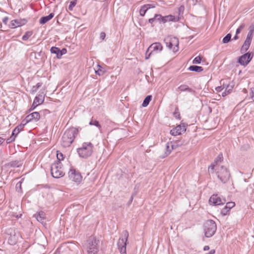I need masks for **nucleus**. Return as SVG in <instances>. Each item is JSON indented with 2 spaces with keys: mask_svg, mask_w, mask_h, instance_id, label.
I'll use <instances>...</instances> for the list:
<instances>
[{
  "mask_svg": "<svg viewBox=\"0 0 254 254\" xmlns=\"http://www.w3.org/2000/svg\"><path fill=\"white\" fill-rule=\"evenodd\" d=\"M186 130V125L185 123H181L175 128H173L170 131V133L174 136H176L185 132Z\"/></svg>",
  "mask_w": 254,
  "mask_h": 254,
  "instance_id": "4468645a",
  "label": "nucleus"
},
{
  "mask_svg": "<svg viewBox=\"0 0 254 254\" xmlns=\"http://www.w3.org/2000/svg\"><path fill=\"white\" fill-rule=\"evenodd\" d=\"M68 177L71 181L77 183L80 182L82 179L80 173L74 169H70L68 172Z\"/></svg>",
  "mask_w": 254,
  "mask_h": 254,
  "instance_id": "9b49d317",
  "label": "nucleus"
},
{
  "mask_svg": "<svg viewBox=\"0 0 254 254\" xmlns=\"http://www.w3.org/2000/svg\"><path fill=\"white\" fill-rule=\"evenodd\" d=\"M166 152L165 153V155L160 157L161 158H164L165 157H166L167 156H168L169 154H170V153L171 152V150L170 149V144H169V143H167L166 144Z\"/></svg>",
  "mask_w": 254,
  "mask_h": 254,
  "instance_id": "c756f323",
  "label": "nucleus"
},
{
  "mask_svg": "<svg viewBox=\"0 0 254 254\" xmlns=\"http://www.w3.org/2000/svg\"><path fill=\"white\" fill-rule=\"evenodd\" d=\"M152 99V96L151 95H148L147 96L145 99H144L143 103L142 104V106L143 107H147L150 102L151 101Z\"/></svg>",
  "mask_w": 254,
  "mask_h": 254,
  "instance_id": "cd10ccee",
  "label": "nucleus"
},
{
  "mask_svg": "<svg viewBox=\"0 0 254 254\" xmlns=\"http://www.w3.org/2000/svg\"><path fill=\"white\" fill-rule=\"evenodd\" d=\"M78 131V128L73 127L66 129L62 136L61 142L62 146L64 148L69 147L73 142Z\"/></svg>",
  "mask_w": 254,
  "mask_h": 254,
  "instance_id": "f257e3e1",
  "label": "nucleus"
},
{
  "mask_svg": "<svg viewBox=\"0 0 254 254\" xmlns=\"http://www.w3.org/2000/svg\"><path fill=\"white\" fill-rule=\"evenodd\" d=\"M178 89L181 92L187 91L192 94H194L195 93V91L194 90L186 84L181 85L178 87Z\"/></svg>",
  "mask_w": 254,
  "mask_h": 254,
  "instance_id": "412c9836",
  "label": "nucleus"
},
{
  "mask_svg": "<svg viewBox=\"0 0 254 254\" xmlns=\"http://www.w3.org/2000/svg\"><path fill=\"white\" fill-rule=\"evenodd\" d=\"M129 234L127 230H124L118 240L117 245L121 254H127L126 247Z\"/></svg>",
  "mask_w": 254,
  "mask_h": 254,
  "instance_id": "20e7f679",
  "label": "nucleus"
},
{
  "mask_svg": "<svg viewBox=\"0 0 254 254\" xmlns=\"http://www.w3.org/2000/svg\"><path fill=\"white\" fill-rule=\"evenodd\" d=\"M253 36V30H250V31H249V32L247 34V38H246V39L245 41H249V42H251L252 40Z\"/></svg>",
  "mask_w": 254,
  "mask_h": 254,
  "instance_id": "473e14b6",
  "label": "nucleus"
},
{
  "mask_svg": "<svg viewBox=\"0 0 254 254\" xmlns=\"http://www.w3.org/2000/svg\"><path fill=\"white\" fill-rule=\"evenodd\" d=\"M230 209H228L226 206L221 210V213L223 216L227 215Z\"/></svg>",
  "mask_w": 254,
  "mask_h": 254,
  "instance_id": "e433bc0d",
  "label": "nucleus"
},
{
  "mask_svg": "<svg viewBox=\"0 0 254 254\" xmlns=\"http://www.w3.org/2000/svg\"><path fill=\"white\" fill-rule=\"evenodd\" d=\"M27 21L25 19L18 20L14 19L10 21V24L8 25V27L10 28H15L18 27H20L26 23Z\"/></svg>",
  "mask_w": 254,
  "mask_h": 254,
  "instance_id": "f3484780",
  "label": "nucleus"
},
{
  "mask_svg": "<svg viewBox=\"0 0 254 254\" xmlns=\"http://www.w3.org/2000/svg\"><path fill=\"white\" fill-rule=\"evenodd\" d=\"M251 43V42L249 41H245V42L241 49V52L245 53L247 51L250 47Z\"/></svg>",
  "mask_w": 254,
  "mask_h": 254,
  "instance_id": "393cba45",
  "label": "nucleus"
},
{
  "mask_svg": "<svg viewBox=\"0 0 254 254\" xmlns=\"http://www.w3.org/2000/svg\"><path fill=\"white\" fill-rule=\"evenodd\" d=\"M163 47L160 43H154L151 44L147 49L145 54V59H148L154 52H160L162 50Z\"/></svg>",
  "mask_w": 254,
  "mask_h": 254,
  "instance_id": "1a4fd4ad",
  "label": "nucleus"
},
{
  "mask_svg": "<svg viewBox=\"0 0 254 254\" xmlns=\"http://www.w3.org/2000/svg\"><path fill=\"white\" fill-rule=\"evenodd\" d=\"M241 30L239 28H238L236 30V34H239L241 32Z\"/></svg>",
  "mask_w": 254,
  "mask_h": 254,
  "instance_id": "69168bd1",
  "label": "nucleus"
},
{
  "mask_svg": "<svg viewBox=\"0 0 254 254\" xmlns=\"http://www.w3.org/2000/svg\"><path fill=\"white\" fill-rule=\"evenodd\" d=\"M251 98L254 101V88H251Z\"/></svg>",
  "mask_w": 254,
  "mask_h": 254,
  "instance_id": "603ef678",
  "label": "nucleus"
},
{
  "mask_svg": "<svg viewBox=\"0 0 254 254\" xmlns=\"http://www.w3.org/2000/svg\"><path fill=\"white\" fill-rule=\"evenodd\" d=\"M61 52L62 57L63 55L65 54L66 53V49L65 48H63L62 50H61Z\"/></svg>",
  "mask_w": 254,
  "mask_h": 254,
  "instance_id": "6e6d98bb",
  "label": "nucleus"
},
{
  "mask_svg": "<svg viewBox=\"0 0 254 254\" xmlns=\"http://www.w3.org/2000/svg\"><path fill=\"white\" fill-rule=\"evenodd\" d=\"M178 146H179V145L177 144L176 143H175L171 145L172 149H173L175 148L176 147H177Z\"/></svg>",
  "mask_w": 254,
  "mask_h": 254,
  "instance_id": "13d9d810",
  "label": "nucleus"
},
{
  "mask_svg": "<svg viewBox=\"0 0 254 254\" xmlns=\"http://www.w3.org/2000/svg\"><path fill=\"white\" fill-rule=\"evenodd\" d=\"M22 182L21 181L18 182L16 185V189L18 191L21 190Z\"/></svg>",
  "mask_w": 254,
  "mask_h": 254,
  "instance_id": "de8ad7c7",
  "label": "nucleus"
},
{
  "mask_svg": "<svg viewBox=\"0 0 254 254\" xmlns=\"http://www.w3.org/2000/svg\"><path fill=\"white\" fill-rule=\"evenodd\" d=\"M188 70L192 71H195L196 72H200L202 71H203V68L202 66H199L197 65H190L189 68Z\"/></svg>",
  "mask_w": 254,
  "mask_h": 254,
  "instance_id": "b1692460",
  "label": "nucleus"
},
{
  "mask_svg": "<svg viewBox=\"0 0 254 254\" xmlns=\"http://www.w3.org/2000/svg\"><path fill=\"white\" fill-rule=\"evenodd\" d=\"M156 21L159 22L160 23H163V16L159 14H155Z\"/></svg>",
  "mask_w": 254,
  "mask_h": 254,
  "instance_id": "c9c22d12",
  "label": "nucleus"
},
{
  "mask_svg": "<svg viewBox=\"0 0 254 254\" xmlns=\"http://www.w3.org/2000/svg\"><path fill=\"white\" fill-rule=\"evenodd\" d=\"M156 21V18H155V15H154V17L153 18H150L148 20V22L151 23V24H152V23Z\"/></svg>",
  "mask_w": 254,
  "mask_h": 254,
  "instance_id": "3c124183",
  "label": "nucleus"
},
{
  "mask_svg": "<svg viewBox=\"0 0 254 254\" xmlns=\"http://www.w3.org/2000/svg\"><path fill=\"white\" fill-rule=\"evenodd\" d=\"M99 241L96 238H90L87 246L88 254H97L99 252Z\"/></svg>",
  "mask_w": 254,
  "mask_h": 254,
  "instance_id": "423d86ee",
  "label": "nucleus"
},
{
  "mask_svg": "<svg viewBox=\"0 0 254 254\" xmlns=\"http://www.w3.org/2000/svg\"><path fill=\"white\" fill-rule=\"evenodd\" d=\"M93 145L90 142H85L82 144L80 147L77 149L79 156L84 159H87L93 153Z\"/></svg>",
  "mask_w": 254,
  "mask_h": 254,
  "instance_id": "f03ea898",
  "label": "nucleus"
},
{
  "mask_svg": "<svg viewBox=\"0 0 254 254\" xmlns=\"http://www.w3.org/2000/svg\"><path fill=\"white\" fill-rule=\"evenodd\" d=\"M89 124L90 126L94 125V126L97 127L98 128H100L101 127V126L99 124V122L97 121V120H91V121L89 122Z\"/></svg>",
  "mask_w": 254,
  "mask_h": 254,
  "instance_id": "72a5a7b5",
  "label": "nucleus"
},
{
  "mask_svg": "<svg viewBox=\"0 0 254 254\" xmlns=\"http://www.w3.org/2000/svg\"><path fill=\"white\" fill-rule=\"evenodd\" d=\"M222 154H220L214 160V162L212 163L208 167V171H211V173H213V170L215 167L218 165V163H220L223 161Z\"/></svg>",
  "mask_w": 254,
  "mask_h": 254,
  "instance_id": "a211bd4d",
  "label": "nucleus"
},
{
  "mask_svg": "<svg viewBox=\"0 0 254 254\" xmlns=\"http://www.w3.org/2000/svg\"><path fill=\"white\" fill-rule=\"evenodd\" d=\"M54 16V13H51L48 15L42 17L39 20V23L41 24H44L48 21L52 19Z\"/></svg>",
  "mask_w": 254,
  "mask_h": 254,
  "instance_id": "aec40b11",
  "label": "nucleus"
},
{
  "mask_svg": "<svg viewBox=\"0 0 254 254\" xmlns=\"http://www.w3.org/2000/svg\"><path fill=\"white\" fill-rule=\"evenodd\" d=\"M184 10V6H181L179 9H178V12L179 15L181 14V13H183V11Z\"/></svg>",
  "mask_w": 254,
  "mask_h": 254,
  "instance_id": "09e8293b",
  "label": "nucleus"
},
{
  "mask_svg": "<svg viewBox=\"0 0 254 254\" xmlns=\"http://www.w3.org/2000/svg\"><path fill=\"white\" fill-rule=\"evenodd\" d=\"M235 205V203L234 202H228L226 203L225 205L228 209H231L232 208L234 207Z\"/></svg>",
  "mask_w": 254,
  "mask_h": 254,
  "instance_id": "37998d69",
  "label": "nucleus"
},
{
  "mask_svg": "<svg viewBox=\"0 0 254 254\" xmlns=\"http://www.w3.org/2000/svg\"><path fill=\"white\" fill-rule=\"evenodd\" d=\"M210 204L218 205L223 204L226 202L225 198H221L217 194H213L209 199Z\"/></svg>",
  "mask_w": 254,
  "mask_h": 254,
  "instance_id": "ddd939ff",
  "label": "nucleus"
},
{
  "mask_svg": "<svg viewBox=\"0 0 254 254\" xmlns=\"http://www.w3.org/2000/svg\"><path fill=\"white\" fill-rule=\"evenodd\" d=\"M23 128V124H20L14 129V132H20V131H21Z\"/></svg>",
  "mask_w": 254,
  "mask_h": 254,
  "instance_id": "ea45409f",
  "label": "nucleus"
},
{
  "mask_svg": "<svg viewBox=\"0 0 254 254\" xmlns=\"http://www.w3.org/2000/svg\"><path fill=\"white\" fill-rule=\"evenodd\" d=\"M45 213L43 211H40L38 214L35 215V217L39 222H42L45 219Z\"/></svg>",
  "mask_w": 254,
  "mask_h": 254,
  "instance_id": "bb28decb",
  "label": "nucleus"
},
{
  "mask_svg": "<svg viewBox=\"0 0 254 254\" xmlns=\"http://www.w3.org/2000/svg\"><path fill=\"white\" fill-rule=\"evenodd\" d=\"M144 7L146 8L147 10L151 8H154L155 7V5L153 4H147L144 5Z\"/></svg>",
  "mask_w": 254,
  "mask_h": 254,
  "instance_id": "49530a36",
  "label": "nucleus"
},
{
  "mask_svg": "<svg viewBox=\"0 0 254 254\" xmlns=\"http://www.w3.org/2000/svg\"><path fill=\"white\" fill-rule=\"evenodd\" d=\"M8 17L7 16H6V17H4L3 19H2V22L6 25L7 23V22H8Z\"/></svg>",
  "mask_w": 254,
  "mask_h": 254,
  "instance_id": "8fccbe9b",
  "label": "nucleus"
},
{
  "mask_svg": "<svg viewBox=\"0 0 254 254\" xmlns=\"http://www.w3.org/2000/svg\"><path fill=\"white\" fill-rule=\"evenodd\" d=\"M218 179L223 184L228 182L231 177L230 173L227 168L224 166H217L215 169Z\"/></svg>",
  "mask_w": 254,
  "mask_h": 254,
  "instance_id": "7ed1b4c3",
  "label": "nucleus"
},
{
  "mask_svg": "<svg viewBox=\"0 0 254 254\" xmlns=\"http://www.w3.org/2000/svg\"><path fill=\"white\" fill-rule=\"evenodd\" d=\"M245 27V24L244 23H242L238 28H239L242 30Z\"/></svg>",
  "mask_w": 254,
  "mask_h": 254,
  "instance_id": "bf43d9fd",
  "label": "nucleus"
},
{
  "mask_svg": "<svg viewBox=\"0 0 254 254\" xmlns=\"http://www.w3.org/2000/svg\"><path fill=\"white\" fill-rule=\"evenodd\" d=\"M5 139L0 137V145H1L4 142Z\"/></svg>",
  "mask_w": 254,
  "mask_h": 254,
  "instance_id": "680f3d73",
  "label": "nucleus"
},
{
  "mask_svg": "<svg viewBox=\"0 0 254 254\" xmlns=\"http://www.w3.org/2000/svg\"><path fill=\"white\" fill-rule=\"evenodd\" d=\"M217 229L216 224L212 220H207L204 225L205 236L207 238L211 237L214 235Z\"/></svg>",
  "mask_w": 254,
  "mask_h": 254,
  "instance_id": "39448f33",
  "label": "nucleus"
},
{
  "mask_svg": "<svg viewBox=\"0 0 254 254\" xmlns=\"http://www.w3.org/2000/svg\"><path fill=\"white\" fill-rule=\"evenodd\" d=\"M50 51L52 54H56L57 58L60 59L61 58V50L59 48L52 47L51 48Z\"/></svg>",
  "mask_w": 254,
  "mask_h": 254,
  "instance_id": "5701e85b",
  "label": "nucleus"
},
{
  "mask_svg": "<svg viewBox=\"0 0 254 254\" xmlns=\"http://www.w3.org/2000/svg\"><path fill=\"white\" fill-rule=\"evenodd\" d=\"M22 165V162L20 161H12L9 163V166L11 167H19Z\"/></svg>",
  "mask_w": 254,
  "mask_h": 254,
  "instance_id": "a878e982",
  "label": "nucleus"
},
{
  "mask_svg": "<svg viewBox=\"0 0 254 254\" xmlns=\"http://www.w3.org/2000/svg\"><path fill=\"white\" fill-rule=\"evenodd\" d=\"M40 113L38 112H35L27 115L24 119V122L29 123L31 122H36L40 118Z\"/></svg>",
  "mask_w": 254,
  "mask_h": 254,
  "instance_id": "2eb2a0df",
  "label": "nucleus"
},
{
  "mask_svg": "<svg viewBox=\"0 0 254 254\" xmlns=\"http://www.w3.org/2000/svg\"><path fill=\"white\" fill-rule=\"evenodd\" d=\"M21 239L20 233L18 232L14 231L11 233L8 239V243L12 246L16 245L17 242Z\"/></svg>",
  "mask_w": 254,
  "mask_h": 254,
  "instance_id": "f8f14e48",
  "label": "nucleus"
},
{
  "mask_svg": "<svg viewBox=\"0 0 254 254\" xmlns=\"http://www.w3.org/2000/svg\"><path fill=\"white\" fill-rule=\"evenodd\" d=\"M231 34L230 33L227 34L223 39V43L226 44L229 42L231 39Z\"/></svg>",
  "mask_w": 254,
  "mask_h": 254,
  "instance_id": "7c9ffc66",
  "label": "nucleus"
},
{
  "mask_svg": "<svg viewBox=\"0 0 254 254\" xmlns=\"http://www.w3.org/2000/svg\"><path fill=\"white\" fill-rule=\"evenodd\" d=\"M42 86L41 83H38L35 86H33L32 87V92H36L37 89Z\"/></svg>",
  "mask_w": 254,
  "mask_h": 254,
  "instance_id": "c03bdc74",
  "label": "nucleus"
},
{
  "mask_svg": "<svg viewBox=\"0 0 254 254\" xmlns=\"http://www.w3.org/2000/svg\"><path fill=\"white\" fill-rule=\"evenodd\" d=\"M15 137L16 135H13V134H11V135L6 139V143L9 144L14 141L15 140Z\"/></svg>",
  "mask_w": 254,
  "mask_h": 254,
  "instance_id": "a19ab883",
  "label": "nucleus"
},
{
  "mask_svg": "<svg viewBox=\"0 0 254 254\" xmlns=\"http://www.w3.org/2000/svg\"><path fill=\"white\" fill-rule=\"evenodd\" d=\"M41 114L44 113V114H50V112L48 110H45L39 112Z\"/></svg>",
  "mask_w": 254,
  "mask_h": 254,
  "instance_id": "4d7b16f0",
  "label": "nucleus"
},
{
  "mask_svg": "<svg viewBox=\"0 0 254 254\" xmlns=\"http://www.w3.org/2000/svg\"><path fill=\"white\" fill-rule=\"evenodd\" d=\"M215 253V250H211L208 254H214Z\"/></svg>",
  "mask_w": 254,
  "mask_h": 254,
  "instance_id": "0e129e2a",
  "label": "nucleus"
},
{
  "mask_svg": "<svg viewBox=\"0 0 254 254\" xmlns=\"http://www.w3.org/2000/svg\"><path fill=\"white\" fill-rule=\"evenodd\" d=\"M57 159H58L57 161L61 162V161L63 160L64 159L63 154L59 151H57Z\"/></svg>",
  "mask_w": 254,
  "mask_h": 254,
  "instance_id": "58836bf2",
  "label": "nucleus"
},
{
  "mask_svg": "<svg viewBox=\"0 0 254 254\" xmlns=\"http://www.w3.org/2000/svg\"><path fill=\"white\" fill-rule=\"evenodd\" d=\"M233 85H230L229 84L226 85L223 83V89L225 88V91L222 93V96L223 97H224L226 96L228 94H229L231 92L232 89H233Z\"/></svg>",
  "mask_w": 254,
  "mask_h": 254,
  "instance_id": "4be33fe9",
  "label": "nucleus"
},
{
  "mask_svg": "<svg viewBox=\"0 0 254 254\" xmlns=\"http://www.w3.org/2000/svg\"><path fill=\"white\" fill-rule=\"evenodd\" d=\"M133 195H131V196L130 197V199L128 202V205H129L132 201V200H133Z\"/></svg>",
  "mask_w": 254,
  "mask_h": 254,
  "instance_id": "e2e57ef3",
  "label": "nucleus"
},
{
  "mask_svg": "<svg viewBox=\"0 0 254 254\" xmlns=\"http://www.w3.org/2000/svg\"><path fill=\"white\" fill-rule=\"evenodd\" d=\"M99 68L95 71L96 74L99 75H102L105 72V69L100 65H98Z\"/></svg>",
  "mask_w": 254,
  "mask_h": 254,
  "instance_id": "2f4dec72",
  "label": "nucleus"
},
{
  "mask_svg": "<svg viewBox=\"0 0 254 254\" xmlns=\"http://www.w3.org/2000/svg\"><path fill=\"white\" fill-rule=\"evenodd\" d=\"M238 38H239V37H238V34H236V35H235V36L233 37V40H237V39H238Z\"/></svg>",
  "mask_w": 254,
  "mask_h": 254,
  "instance_id": "338daca9",
  "label": "nucleus"
},
{
  "mask_svg": "<svg viewBox=\"0 0 254 254\" xmlns=\"http://www.w3.org/2000/svg\"><path fill=\"white\" fill-rule=\"evenodd\" d=\"M201 57L198 56L194 59V60L192 61V63L193 64H199L201 63Z\"/></svg>",
  "mask_w": 254,
  "mask_h": 254,
  "instance_id": "f704fd0d",
  "label": "nucleus"
},
{
  "mask_svg": "<svg viewBox=\"0 0 254 254\" xmlns=\"http://www.w3.org/2000/svg\"><path fill=\"white\" fill-rule=\"evenodd\" d=\"M77 0H73L70 2V4L68 6V9L70 10H72L73 7H74L76 4Z\"/></svg>",
  "mask_w": 254,
  "mask_h": 254,
  "instance_id": "4c0bfd02",
  "label": "nucleus"
},
{
  "mask_svg": "<svg viewBox=\"0 0 254 254\" xmlns=\"http://www.w3.org/2000/svg\"><path fill=\"white\" fill-rule=\"evenodd\" d=\"M174 116L177 119H181L180 114L178 111V109H177V108L176 109V110L174 113Z\"/></svg>",
  "mask_w": 254,
  "mask_h": 254,
  "instance_id": "a18cd8bd",
  "label": "nucleus"
},
{
  "mask_svg": "<svg viewBox=\"0 0 254 254\" xmlns=\"http://www.w3.org/2000/svg\"><path fill=\"white\" fill-rule=\"evenodd\" d=\"M179 17H175L174 15H168L167 16H163V19L162 20H163V23H165L167 22H177L179 21Z\"/></svg>",
  "mask_w": 254,
  "mask_h": 254,
  "instance_id": "6ab92c4d",
  "label": "nucleus"
},
{
  "mask_svg": "<svg viewBox=\"0 0 254 254\" xmlns=\"http://www.w3.org/2000/svg\"><path fill=\"white\" fill-rule=\"evenodd\" d=\"M19 132H14V129L12 131V134H13V135H17Z\"/></svg>",
  "mask_w": 254,
  "mask_h": 254,
  "instance_id": "774afa93",
  "label": "nucleus"
},
{
  "mask_svg": "<svg viewBox=\"0 0 254 254\" xmlns=\"http://www.w3.org/2000/svg\"><path fill=\"white\" fill-rule=\"evenodd\" d=\"M209 250V247L208 246H205L203 248V250L204 251H208Z\"/></svg>",
  "mask_w": 254,
  "mask_h": 254,
  "instance_id": "052dcab7",
  "label": "nucleus"
},
{
  "mask_svg": "<svg viewBox=\"0 0 254 254\" xmlns=\"http://www.w3.org/2000/svg\"><path fill=\"white\" fill-rule=\"evenodd\" d=\"M216 90L217 91V92H220L223 89V85L222 86H218L216 88Z\"/></svg>",
  "mask_w": 254,
  "mask_h": 254,
  "instance_id": "864d4df0",
  "label": "nucleus"
},
{
  "mask_svg": "<svg viewBox=\"0 0 254 254\" xmlns=\"http://www.w3.org/2000/svg\"><path fill=\"white\" fill-rule=\"evenodd\" d=\"M44 101V97L42 95H39L35 98L33 104L29 110V112L33 110L38 105L41 104Z\"/></svg>",
  "mask_w": 254,
  "mask_h": 254,
  "instance_id": "dca6fc26",
  "label": "nucleus"
},
{
  "mask_svg": "<svg viewBox=\"0 0 254 254\" xmlns=\"http://www.w3.org/2000/svg\"><path fill=\"white\" fill-rule=\"evenodd\" d=\"M33 34V32L31 31H27L24 35L22 36V39L24 41L27 40Z\"/></svg>",
  "mask_w": 254,
  "mask_h": 254,
  "instance_id": "c85d7f7f",
  "label": "nucleus"
},
{
  "mask_svg": "<svg viewBox=\"0 0 254 254\" xmlns=\"http://www.w3.org/2000/svg\"><path fill=\"white\" fill-rule=\"evenodd\" d=\"M253 56V53H246L239 58L238 62L242 65H247L250 62Z\"/></svg>",
  "mask_w": 254,
  "mask_h": 254,
  "instance_id": "9d476101",
  "label": "nucleus"
},
{
  "mask_svg": "<svg viewBox=\"0 0 254 254\" xmlns=\"http://www.w3.org/2000/svg\"><path fill=\"white\" fill-rule=\"evenodd\" d=\"M147 9L146 8L144 7V5L141 6V9L139 10L140 15L142 16H143L146 13Z\"/></svg>",
  "mask_w": 254,
  "mask_h": 254,
  "instance_id": "79ce46f5",
  "label": "nucleus"
},
{
  "mask_svg": "<svg viewBox=\"0 0 254 254\" xmlns=\"http://www.w3.org/2000/svg\"><path fill=\"white\" fill-rule=\"evenodd\" d=\"M105 36H106V34L105 32H101L100 33V38L102 40H104L105 38Z\"/></svg>",
  "mask_w": 254,
  "mask_h": 254,
  "instance_id": "5fc2aeb1",
  "label": "nucleus"
},
{
  "mask_svg": "<svg viewBox=\"0 0 254 254\" xmlns=\"http://www.w3.org/2000/svg\"><path fill=\"white\" fill-rule=\"evenodd\" d=\"M164 42L166 46L174 52H176L179 50V40L176 37L171 38H166Z\"/></svg>",
  "mask_w": 254,
  "mask_h": 254,
  "instance_id": "6e6552de",
  "label": "nucleus"
},
{
  "mask_svg": "<svg viewBox=\"0 0 254 254\" xmlns=\"http://www.w3.org/2000/svg\"><path fill=\"white\" fill-rule=\"evenodd\" d=\"M51 173L52 176L55 178H60L64 176V173L63 171L61 162L57 161L52 164Z\"/></svg>",
  "mask_w": 254,
  "mask_h": 254,
  "instance_id": "0eeeda50",
  "label": "nucleus"
}]
</instances>
